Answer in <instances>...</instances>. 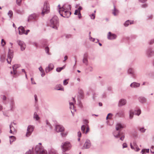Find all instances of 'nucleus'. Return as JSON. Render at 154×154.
Instances as JSON below:
<instances>
[{"label":"nucleus","instance_id":"obj_1","mask_svg":"<svg viewBox=\"0 0 154 154\" xmlns=\"http://www.w3.org/2000/svg\"><path fill=\"white\" fill-rule=\"evenodd\" d=\"M50 26L53 28L57 29L59 26V21L58 17L54 16L50 20Z\"/></svg>","mask_w":154,"mask_h":154},{"label":"nucleus","instance_id":"obj_2","mask_svg":"<svg viewBox=\"0 0 154 154\" xmlns=\"http://www.w3.org/2000/svg\"><path fill=\"white\" fill-rule=\"evenodd\" d=\"M63 152H64L70 150L71 147L70 143L68 141L62 143L61 146Z\"/></svg>","mask_w":154,"mask_h":154},{"label":"nucleus","instance_id":"obj_3","mask_svg":"<svg viewBox=\"0 0 154 154\" xmlns=\"http://www.w3.org/2000/svg\"><path fill=\"white\" fill-rule=\"evenodd\" d=\"M49 12V7L48 3L47 1H45L42 10V14L44 16L45 14Z\"/></svg>","mask_w":154,"mask_h":154},{"label":"nucleus","instance_id":"obj_4","mask_svg":"<svg viewBox=\"0 0 154 154\" xmlns=\"http://www.w3.org/2000/svg\"><path fill=\"white\" fill-rule=\"evenodd\" d=\"M59 12L61 16L65 18L69 17L71 14V12L67 10H60Z\"/></svg>","mask_w":154,"mask_h":154},{"label":"nucleus","instance_id":"obj_5","mask_svg":"<svg viewBox=\"0 0 154 154\" xmlns=\"http://www.w3.org/2000/svg\"><path fill=\"white\" fill-rule=\"evenodd\" d=\"M114 137L116 138L120 137V140L122 141H123L125 138V136L124 135H122L119 132L117 131H114L113 133Z\"/></svg>","mask_w":154,"mask_h":154},{"label":"nucleus","instance_id":"obj_6","mask_svg":"<svg viewBox=\"0 0 154 154\" xmlns=\"http://www.w3.org/2000/svg\"><path fill=\"white\" fill-rule=\"evenodd\" d=\"M13 57V51L11 50L10 49L9 50V51L8 54V58L7 59V62L8 63H10L11 61L12 58Z\"/></svg>","mask_w":154,"mask_h":154},{"label":"nucleus","instance_id":"obj_7","mask_svg":"<svg viewBox=\"0 0 154 154\" xmlns=\"http://www.w3.org/2000/svg\"><path fill=\"white\" fill-rule=\"evenodd\" d=\"M146 55L149 57L154 55V49L152 48H149L147 49L146 51Z\"/></svg>","mask_w":154,"mask_h":154},{"label":"nucleus","instance_id":"obj_8","mask_svg":"<svg viewBox=\"0 0 154 154\" xmlns=\"http://www.w3.org/2000/svg\"><path fill=\"white\" fill-rule=\"evenodd\" d=\"M45 150L42 146L41 145H37L35 148V152L36 154H39L40 152Z\"/></svg>","mask_w":154,"mask_h":154},{"label":"nucleus","instance_id":"obj_9","mask_svg":"<svg viewBox=\"0 0 154 154\" xmlns=\"http://www.w3.org/2000/svg\"><path fill=\"white\" fill-rule=\"evenodd\" d=\"M34 127L32 125H29L27 128V132L26 134V136L27 137L29 136L32 132L33 131Z\"/></svg>","mask_w":154,"mask_h":154},{"label":"nucleus","instance_id":"obj_10","mask_svg":"<svg viewBox=\"0 0 154 154\" xmlns=\"http://www.w3.org/2000/svg\"><path fill=\"white\" fill-rule=\"evenodd\" d=\"M17 43L20 46L21 50L23 51L25 50L26 46L24 42L23 41L19 40L17 41Z\"/></svg>","mask_w":154,"mask_h":154},{"label":"nucleus","instance_id":"obj_11","mask_svg":"<svg viewBox=\"0 0 154 154\" xmlns=\"http://www.w3.org/2000/svg\"><path fill=\"white\" fill-rule=\"evenodd\" d=\"M127 72L128 74H130L133 78H136V75L135 74L134 70V69L132 68L128 69L127 71Z\"/></svg>","mask_w":154,"mask_h":154},{"label":"nucleus","instance_id":"obj_12","mask_svg":"<svg viewBox=\"0 0 154 154\" xmlns=\"http://www.w3.org/2000/svg\"><path fill=\"white\" fill-rule=\"evenodd\" d=\"M91 144L90 141L88 139H87L83 146V149L89 148L91 146Z\"/></svg>","mask_w":154,"mask_h":154},{"label":"nucleus","instance_id":"obj_13","mask_svg":"<svg viewBox=\"0 0 154 154\" xmlns=\"http://www.w3.org/2000/svg\"><path fill=\"white\" fill-rule=\"evenodd\" d=\"M116 37V35L115 34H112L111 32H109L108 34L107 38L109 40H113L115 39Z\"/></svg>","mask_w":154,"mask_h":154},{"label":"nucleus","instance_id":"obj_14","mask_svg":"<svg viewBox=\"0 0 154 154\" xmlns=\"http://www.w3.org/2000/svg\"><path fill=\"white\" fill-rule=\"evenodd\" d=\"M71 6L68 4H64L61 7V10L69 11L70 10Z\"/></svg>","mask_w":154,"mask_h":154},{"label":"nucleus","instance_id":"obj_15","mask_svg":"<svg viewBox=\"0 0 154 154\" xmlns=\"http://www.w3.org/2000/svg\"><path fill=\"white\" fill-rule=\"evenodd\" d=\"M54 68V65L51 63L49 64L48 66L45 69V71L46 73H48L51 70H52Z\"/></svg>","mask_w":154,"mask_h":154},{"label":"nucleus","instance_id":"obj_16","mask_svg":"<svg viewBox=\"0 0 154 154\" xmlns=\"http://www.w3.org/2000/svg\"><path fill=\"white\" fill-rule=\"evenodd\" d=\"M140 86V84L136 82H134L132 83L130 85V86L132 88H137L139 87Z\"/></svg>","mask_w":154,"mask_h":154},{"label":"nucleus","instance_id":"obj_17","mask_svg":"<svg viewBox=\"0 0 154 154\" xmlns=\"http://www.w3.org/2000/svg\"><path fill=\"white\" fill-rule=\"evenodd\" d=\"M10 133L13 134H15L16 132V130L15 127L12 125V124H11L10 125Z\"/></svg>","mask_w":154,"mask_h":154},{"label":"nucleus","instance_id":"obj_18","mask_svg":"<svg viewBox=\"0 0 154 154\" xmlns=\"http://www.w3.org/2000/svg\"><path fill=\"white\" fill-rule=\"evenodd\" d=\"M126 100L125 99H120L118 103V106L120 107L126 104Z\"/></svg>","mask_w":154,"mask_h":154},{"label":"nucleus","instance_id":"obj_19","mask_svg":"<svg viewBox=\"0 0 154 154\" xmlns=\"http://www.w3.org/2000/svg\"><path fill=\"white\" fill-rule=\"evenodd\" d=\"M38 17V15L37 14L34 13L31 14L29 17L28 20H35Z\"/></svg>","mask_w":154,"mask_h":154},{"label":"nucleus","instance_id":"obj_20","mask_svg":"<svg viewBox=\"0 0 154 154\" xmlns=\"http://www.w3.org/2000/svg\"><path fill=\"white\" fill-rule=\"evenodd\" d=\"M88 55L86 54H84L82 60V62L85 65L87 66L88 65Z\"/></svg>","mask_w":154,"mask_h":154},{"label":"nucleus","instance_id":"obj_21","mask_svg":"<svg viewBox=\"0 0 154 154\" xmlns=\"http://www.w3.org/2000/svg\"><path fill=\"white\" fill-rule=\"evenodd\" d=\"M64 129V128L61 125H57L56 127V130L57 132L63 131Z\"/></svg>","mask_w":154,"mask_h":154},{"label":"nucleus","instance_id":"obj_22","mask_svg":"<svg viewBox=\"0 0 154 154\" xmlns=\"http://www.w3.org/2000/svg\"><path fill=\"white\" fill-rule=\"evenodd\" d=\"M19 34L20 35L25 34V29L22 26H20L18 28Z\"/></svg>","mask_w":154,"mask_h":154},{"label":"nucleus","instance_id":"obj_23","mask_svg":"<svg viewBox=\"0 0 154 154\" xmlns=\"http://www.w3.org/2000/svg\"><path fill=\"white\" fill-rule=\"evenodd\" d=\"M72 102H69V108L70 109H74V106L73 104L74 103H75L76 101L75 99L73 97H72Z\"/></svg>","mask_w":154,"mask_h":154},{"label":"nucleus","instance_id":"obj_24","mask_svg":"<svg viewBox=\"0 0 154 154\" xmlns=\"http://www.w3.org/2000/svg\"><path fill=\"white\" fill-rule=\"evenodd\" d=\"M139 101L141 103H143L146 102V98L143 97H140L138 98Z\"/></svg>","mask_w":154,"mask_h":154},{"label":"nucleus","instance_id":"obj_25","mask_svg":"<svg viewBox=\"0 0 154 154\" xmlns=\"http://www.w3.org/2000/svg\"><path fill=\"white\" fill-rule=\"evenodd\" d=\"M20 66V65L18 64H15L13 66L12 68L13 70L14 74H16L17 73L16 69Z\"/></svg>","mask_w":154,"mask_h":154},{"label":"nucleus","instance_id":"obj_26","mask_svg":"<svg viewBox=\"0 0 154 154\" xmlns=\"http://www.w3.org/2000/svg\"><path fill=\"white\" fill-rule=\"evenodd\" d=\"M55 89L57 90L64 91V88L60 84L56 85L55 88Z\"/></svg>","mask_w":154,"mask_h":154},{"label":"nucleus","instance_id":"obj_27","mask_svg":"<svg viewBox=\"0 0 154 154\" xmlns=\"http://www.w3.org/2000/svg\"><path fill=\"white\" fill-rule=\"evenodd\" d=\"M123 128V125L120 123H118L116 126V131H118Z\"/></svg>","mask_w":154,"mask_h":154},{"label":"nucleus","instance_id":"obj_28","mask_svg":"<svg viewBox=\"0 0 154 154\" xmlns=\"http://www.w3.org/2000/svg\"><path fill=\"white\" fill-rule=\"evenodd\" d=\"M141 113V111L139 108H137L135 109L134 112V114L138 116H139Z\"/></svg>","mask_w":154,"mask_h":154},{"label":"nucleus","instance_id":"obj_29","mask_svg":"<svg viewBox=\"0 0 154 154\" xmlns=\"http://www.w3.org/2000/svg\"><path fill=\"white\" fill-rule=\"evenodd\" d=\"M129 119H131L133 118L134 115V112L132 110H129Z\"/></svg>","mask_w":154,"mask_h":154},{"label":"nucleus","instance_id":"obj_30","mask_svg":"<svg viewBox=\"0 0 154 154\" xmlns=\"http://www.w3.org/2000/svg\"><path fill=\"white\" fill-rule=\"evenodd\" d=\"M116 116L119 117L123 116H124V112L123 111H119L116 113Z\"/></svg>","mask_w":154,"mask_h":154},{"label":"nucleus","instance_id":"obj_31","mask_svg":"<svg viewBox=\"0 0 154 154\" xmlns=\"http://www.w3.org/2000/svg\"><path fill=\"white\" fill-rule=\"evenodd\" d=\"M33 118L36 121L40 119L38 115L37 114V112H35L34 113L33 115Z\"/></svg>","mask_w":154,"mask_h":154},{"label":"nucleus","instance_id":"obj_32","mask_svg":"<svg viewBox=\"0 0 154 154\" xmlns=\"http://www.w3.org/2000/svg\"><path fill=\"white\" fill-rule=\"evenodd\" d=\"M134 23L133 21H130L129 20H127L124 23V25L125 26H127L129 24H131Z\"/></svg>","mask_w":154,"mask_h":154},{"label":"nucleus","instance_id":"obj_33","mask_svg":"<svg viewBox=\"0 0 154 154\" xmlns=\"http://www.w3.org/2000/svg\"><path fill=\"white\" fill-rule=\"evenodd\" d=\"M119 13V11L116 8V7L114 6V9L112 12V14L114 16L117 15Z\"/></svg>","mask_w":154,"mask_h":154},{"label":"nucleus","instance_id":"obj_34","mask_svg":"<svg viewBox=\"0 0 154 154\" xmlns=\"http://www.w3.org/2000/svg\"><path fill=\"white\" fill-rule=\"evenodd\" d=\"M39 71L42 73L41 74V76L42 77L44 76L45 75V73L44 72V69H42V67L41 66H40L39 68Z\"/></svg>","mask_w":154,"mask_h":154},{"label":"nucleus","instance_id":"obj_35","mask_svg":"<svg viewBox=\"0 0 154 154\" xmlns=\"http://www.w3.org/2000/svg\"><path fill=\"white\" fill-rule=\"evenodd\" d=\"M16 138L14 136H11L10 137V144H11L12 142L15 140Z\"/></svg>","mask_w":154,"mask_h":154},{"label":"nucleus","instance_id":"obj_36","mask_svg":"<svg viewBox=\"0 0 154 154\" xmlns=\"http://www.w3.org/2000/svg\"><path fill=\"white\" fill-rule=\"evenodd\" d=\"M5 55H2L0 57V61L2 62H4L5 61Z\"/></svg>","mask_w":154,"mask_h":154},{"label":"nucleus","instance_id":"obj_37","mask_svg":"<svg viewBox=\"0 0 154 154\" xmlns=\"http://www.w3.org/2000/svg\"><path fill=\"white\" fill-rule=\"evenodd\" d=\"M66 66L65 65L64 66L62 67H58L56 69V71L57 72H60L62 69H64Z\"/></svg>","mask_w":154,"mask_h":154},{"label":"nucleus","instance_id":"obj_38","mask_svg":"<svg viewBox=\"0 0 154 154\" xmlns=\"http://www.w3.org/2000/svg\"><path fill=\"white\" fill-rule=\"evenodd\" d=\"M68 131H66L61 133L60 134L61 136L63 137H66L68 134Z\"/></svg>","mask_w":154,"mask_h":154},{"label":"nucleus","instance_id":"obj_39","mask_svg":"<svg viewBox=\"0 0 154 154\" xmlns=\"http://www.w3.org/2000/svg\"><path fill=\"white\" fill-rule=\"evenodd\" d=\"M89 39L93 42H95L96 43L98 42L99 41L98 39H95L94 38H93L90 35H89Z\"/></svg>","mask_w":154,"mask_h":154},{"label":"nucleus","instance_id":"obj_40","mask_svg":"<svg viewBox=\"0 0 154 154\" xmlns=\"http://www.w3.org/2000/svg\"><path fill=\"white\" fill-rule=\"evenodd\" d=\"M10 104L11 106L13 107L15 105L14 102L13 98H11L10 100Z\"/></svg>","mask_w":154,"mask_h":154},{"label":"nucleus","instance_id":"obj_41","mask_svg":"<svg viewBox=\"0 0 154 154\" xmlns=\"http://www.w3.org/2000/svg\"><path fill=\"white\" fill-rule=\"evenodd\" d=\"M13 14V13L12 11L11 10L9 11L8 13V15L9 16L10 18L12 17Z\"/></svg>","mask_w":154,"mask_h":154},{"label":"nucleus","instance_id":"obj_42","mask_svg":"<svg viewBox=\"0 0 154 154\" xmlns=\"http://www.w3.org/2000/svg\"><path fill=\"white\" fill-rule=\"evenodd\" d=\"M86 125H83L81 127V130L82 131L83 133H85V128H86Z\"/></svg>","mask_w":154,"mask_h":154},{"label":"nucleus","instance_id":"obj_43","mask_svg":"<svg viewBox=\"0 0 154 154\" xmlns=\"http://www.w3.org/2000/svg\"><path fill=\"white\" fill-rule=\"evenodd\" d=\"M139 130L142 133L144 132L146 130V129H144L143 127L140 128Z\"/></svg>","mask_w":154,"mask_h":154},{"label":"nucleus","instance_id":"obj_44","mask_svg":"<svg viewBox=\"0 0 154 154\" xmlns=\"http://www.w3.org/2000/svg\"><path fill=\"white\" fill-rule=\"evenodd\" d=\"M45 51L46 53H47L48 54H50L49 53V48L48 47H46L45 48Z\"/></svg>","mask_w":154,"mask_h":154},{"label":"nucleus","instance_id":"obj_45","mask_svg":"<svg viewBox=\"0 0 154 154\" xmlns=\"http://www.w3.org/2000/svg\"><path fill=\"white\" fill-rule=\"evenodd\" d=\"M90 17L91 19H94L95 18V14L93 13L92 14H90Z\"/></svg>","mask_w":154,"mask_h":154},{"label":"nucleus","instance_id":"obj_46","mask_svg":"<svg viewBox=\"0 0 154 154\" xmlns=\"http://www.w3.org/2000/svg\"><path fill=\"white\" fill-rule=\"evenodd\" d=\"M25 154H33V152L32 150L29 149L25 153Z\"/></svg>","mask_w":154,"mask_h":154},{"label":"nucleus","instance_id":"obj_47","mask_svg":"<svg viewBox=\"0 0 154 154\" xmlns=\"http://www.w3.org/2000/svg\"><path fill=\"white\" fill-rule=\"evenodd\" d=\"M86 130L85 133V134H87L89 131V128L87 125H86Z\"/></svg>","mask_w":154,"mask_h":154},{"label":"nucleus","instance_id":"obj_48","mask_svg":"<svg viewBox=\"0 0 154 154\" xmlns=\"http://www.w3.org/2000/svg\"><path fill=\"white\" fill-rule=\"evenodd\" d=\"M68 80V79H65L64 80L63 84L64 85H66L68 84V82H67Z\"/></svg>","mask_w":154,"mask_h":154},{"label":"nucleus","instance_id":"obj_49","mask_svg":"<svg viewBox=\"0 0 154 154\" xmlns=\"http://www.w3.org/2000/svg\"><path fill=\"white\" fill-rule=\"evenodd\" d=\"M6 44V43L5 41L3 40V39H2V40L1 41V45H2L3 46H4Z\"/></svg>","mask_w":154,"mask_h":154},{"label":"nucleus","instance_id":"obj_50","mask_svg":"<svg viewBox=\"0 0 154 154\" xmlns=\"http://www.w3.org/2000/svg\"><path fill=\"white\" fill-rule=\"evenodd\" d=\"M47 152L46 150H45L40 152L39 154H47Z\"/></svg>","mask_w":154,"mask_h":154},{"label":"nucleus","instance_id":"obj_51","mask_svg":"<svg viewBox=\"0 0 154 154\" xmlns=\"http://www.w3.org/2000/svg\"><path fill=\"white\" fill-rule=\"evenodd\" d=\"M49 154H58L54 150L51 151L49 153Z\"/></svg>","mask_w":154,"mask_h":154},{"label":"nucleus","instance_id":"obj_52","mask_svg":"<svg viewBox=\"0 0 154 154\" xmlns=\"http://www.w3.org/2000/svg\"><path fill=\"white\" fill-rule=\"evenodd\" d=\"M22 0H20L18 1H16V3L19 6H20L21 5V2Z\"/></svg>","mask_w":154,"mask_h":154},{"label":"nucleus","instance_id":"obj_53","mask_svg":"<svg viewBox=\"0 0 154 154\" xmlns=\"http://www.w3.org/2000/svg\"><path fill=\"white\" fill-rule=\"evenodd\" d=\"M88 70L90 72H92L93 70V68L92 66H89L88 68Z\"/></svg>","mask_w":154,"mask_h":154},{"label":"nucleus","instance_id":"obj_54","mask_svg":"<svg viewBox=\"0 0 154 154\" xmlns=\"http://www.w3.org/2000/svg\"><path fill=\"white\" fill-rule=\"evenodd\" d=\"M122 146L123 148H127L128 146L127 144L126 143H125L123 144Z\"/></svg>","mask_w":154,"mask_h":154},{"label":"nucleus","instance_id":"obj_55","mask_svg":"<svg viewBox=\"0 0 154 154\" xmlns=\"http://www.w3.org/2000/svg\"><path fill=\"white\" fill-rule=\"evenodd\" d=\"M150 151L152 153H154V147L152 146L150 148Z\"/></svg>","mask_w":154,"mask_h":154},{"label":"nucleus","instance_id":"obj_56","mask_svg":"<svg viewBox=\"0 0 154 154\" xmlns=\"http://www.w3.org/2000/svg\"><path fill=\"white\" fill-rule=\"evenodd\" d=\"M135 149H134L136 151H138L140 150V149L138 147V146H137L134 147Z\"/></svg>","mask_w":154,"mask_h":154},{"label":"nucleus","instance_id":"obj_57","mask_svg":"<svg viewBox=\"0 0 154 154\" xmlns=\"http://www.w3.org/2000/svg\"><path fill=\"white\" fill-rule=\"evenodd\" d=\"M2 98L3 100H5L6 99V97L5 95H2Z\"/></svg>","mask_w":154,"mask_h":154},{"label":"nucleus","instance_id":"obj_58","mask_svg":"<svg viewBox=\"0 0 154 154\" xmlns=\"http://www.w3.org/2000/svg\"><path fill=\"white\" fill-rule=\"evenodd\" d=\"M154 42V39H152L149 42L150 44H152Z\"/></svg>","mask_w":154,"mask_h":154},{"label":"nucleus","instance_id":"obj_59","mask_svg":"<svg viewBox=\"0 0 154 154\" xmlns=\"http://www.w3.org/2000/svg\"><path fill=\"white\" fill-rule=\"evenodd\" d=\"M78 15L79 18L80 19L81 18V15L80 12H79L78 13Z\"/></svg>","mask_w":154,"mask_h":154},{"label":"nucleus","instance_id":"obj_60","mask_svg":"<svg viewBox=\"0 0 154 154\" xmlns=\"http://www.w3.org/2000/svg\"><path fill=\"white\" fill-rule=\"evenodd\" d=\"M33 78H31V82H32V84H35V82H33Z\"/></svg>","mask_w":154,"mask_h":154},{"label":"nucleus","instance_id":"obj_61","mask_svg":"<svg viewBox=\"0 0 154 154\" xmlns=\"http://www.w3.org/2000/svg\"><path fill=\"white\" fill-rule=\"evenodd\" d=\"M78 135L79 137L81 136V133L80 131H79L78 132Z\"/></svg>","mask_w":154,"mask_h":154},{"label":"nucleus","instance_id":"obj_62","mask_svg":"<svg viewBox=\"0 0 154 154\" xmlns=\"http://www.w3.org/2000/svg\"><path fill=\"white\" fill-rule=\"evenodd\" d=\"M84 123L85 124H86V125H87V124L88 123V121L87 120H86V119L84 120Z\"/></svg>","mask_w":154,"mask_h":154},{"label":"nucleus","instance_id":"obj_63","mask_svg":"<svg viewBox=\"0 0 154 154\" xmlns=\"http://www.w3.org/2000/svg\"><path fill=\"white\" fill-rule=\"evenodd\" d=\"M145 152H146V150L144 149H143L142 150V151H141V153L142 154H145Z\"/></svg>","mask_w":154,"mask_h":154},{"label":"nucleus","instance_id":"obj_64","mask_svg":"<svg viewBox=\"0 0 154 154\" xmlns=\"http://www.w3.org/2000/svg\"><path fill=\"white\" fill-rule=\"evenodd\" d=\"M82 9V8L81 6H79L78 9L79 12H80V11Z\"/></svg>","mask_w":154,"mask_h":154}]
</instances>
